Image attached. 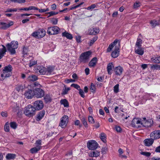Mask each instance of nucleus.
Segmentation results:
<instances>
[{"label":"nucleus","mask_w":160,"mask_h":160,"mask_svg":"<svg viewBox=\"0 0 160 160\" xmlns=\"http://www.w3.org/2000/svg\"><path fill=\"white\" fill-rule=\"evenodd\" d=\"M18 42L17 41H12L10 43L6 45L7 50L11 54L13 55L16 53L15 49L18 47Z\"/></svg>","instance_id":"obj_1"},{"label":"nucleus","mask_w":160,"mask_h":160,"mask_svg":"<svg viewBox=\"0 0 160 160\" xmlns=\"http://www.w3.org/2000/svg\"><path fill=\"white\" fill-rule=\"evenodd\" d=\"M92 52L91 51H89L82 53L79 57V62L83 63L88 62L89 60V58Z\"/></svg>","instance_id":"obj_2"},{"label":"nucleus","mask_w":160,"mask_h":160,"mask_svg":"<svg viewBox=\"0 0 160 160\" xmlns=\"http://www.w3.org/2000/svg\"><path fill=\"white\" fill-rule=\"evenodd\" d=\"M35 109L31 105H28L25 108L24 113L28 117H31L35 113Z\"/></svg>","instance_id":"obj_3"},{"label":"nucleus","mask_w":160,"mask_h":160,"mask_svg":"<svg viewBox=\"0 0 160 160\" xmlns=\"http://www.w3.org/2000/svg\"><path fill=\"white\" fill-rule=\"evenodd\" d=\"M59 28L57 26L48 27L47 32L50 35L57 34L58 33Z\"/></svg>","instance_id":"obj_4"},{"label":"nucleus","mask_w":160,"mask_h":160,"mask_svg":"<svg viewBox=\"0 0 160 160\" xmlns=\"http://www.w3.org/2000/svg\"><path fill=\"white\" fill-rule=\"evenodd\" d=\"M98 145L97 142L93 140H89L87 143V147L90 150L96 149L97 148Z\"/></svg>","instance_id":"obj_5"},{"label":"nucleus","mask_w":160,"mask_h":160,"mask_svg":"<svg viewBox=\"0 0 160 160\" xmlns=\"http://www.w3.org/2000/svg\"><path fill=\"white\" fill-rule=\"evenodd\" d=\"M142 121H141L139 118H135L133 119L132 121L131 125L134 128H139L141 127L142 126Z\"/></svg>","instance_id":"obj_6"},{"label":"nucleus","mask_w":160,"mask_h":160,"mask_svg":"<svg viewBox=\"0 0 160 160\" xmlns=\"http://www.w3.org/2000/svg\"><path fill=\"white\" fill-rule=\"evenodd\" d=\"M142 126L145 127H151L153 124V121L152 119L146 120L145 118H143L142 121Z\"/></svg>","instance_id":"obj_7"},{"label":"nucleus","mask_w":160,"mask_h":160,"mask_svg":"<svg viewBox=\"0 0 160 160\" xmlns=\"http://www.w3.org/2000/svg\"><path fill=\"white\" fill-rule=\"evenodd\" d=\"M34 96L37 98L42 97L45 94L44 91L42 89L37 88L34 90Z\"/></svg>","instance_id":"obj_8"},{"label":"nucleus","mask_w":160,"mask_h":160,"mask_svg":"<svg viewBox=\"0 0 160 160\" xmlns=\"http://www.w3.org/2000/svg\"><path fill=\"white\" fill-rule=\"evenodd\" d=\"M33 107L36 110H39L42 109L43 107L42 101L41 100L36 101L34 102Z\"/></svg>","instance_id":"obj_9"},{"label":"nucleus","mask_w":160,"mask_h":160,"mask_svg":"<svg viewBox=\"0 0 160 160\" xmlns=\"http://www.w3.org/2000/svg\"><path fill=\"white\" fill-rule=\"evenodd\" d=\"M34 90L29 89L25 91L24 95L28 99L32 98L34 96Z\"/></svg>","instance_id":"obj_10"},{"label":"nucleus","mask_w":160,"mask_h":160,"mask_svg":"<svg viewBox=\"0 0 160 160\" xmlns=\"http://www.w3.org/2000/svg\"><path fill=\"white\" fill-rule=\"evenodd\" d=\"M68 117L67 115H64L61 119V121L59 123V126L63 128L66 125L68 121Z\"/></svg>","instance_id":"obj_11"},{"label":"nucleus","mask_w":160,"mask_h":160,"mask_svg":"<svg viewBox=\"0 0 160 160\" xmlns=\"http://www.w3.org/2000/svg\"><path fill=\"white\" fill-rule=\"evenodd\" d=\"M36 72L39 74L45 75L46 68L42 66H38L37 68L35 69Z\"/></svg>","instance_id":"obj_12"},{"label":"nucleus","mask_w":160,"mask_h":160,"mask_svg":"<svg viewBox=\"0 0 160 160\" xmlns=\"http://www.w3.org/2000/svg\"><path fill=\"white\" fill-rule=\"evenodd\" d=\"M151 137L153 138L154 139L160 138V130H155L150 134Z\"/></svg>","instance_id":"obj_13"},{"label":"nucleus","mask_w":160,"mask_h":160,"mask_svg":"<svg viewBox=\"0 0 160 160\" xmlns=\"http://www.w3.org/2000/svg\"><path fill=\"white\" fill-rule=\"evenodd\" d=\"M13 22H10L8 23H6L2 22H0V25L2 26L1 27V28L4 30L9 28L10 27L13 25Z\"/></svg>","instance_id":"obj_14"},{"label":"nucleus","mask_w":160,"mask_h":160,"mask_svg":"<svg viewBox=\"0 0 160 160\" xmlns=\"http://www.w3.org/2000/svg\"><path fill=\"white\" fill-rule=\"evenodd\" d=\"M89 34L90 35H95L98 34L99 32V30L98 28H92L88 30Z\"/></svg>","instance_id":"obj_15"},{"label":"nucleus","mask_w":160,"mask_h":160,"mask_svg":"<svg viewBox=\"0 0 160 160\" xmlns=\"http://www.w3.org/2000/svg\"><path fill=\"white\" fill-rule=\"evenodd\" d=\"M119 48L118 47H115L114 50L112 52V56L114 58L117 57L119 55Z\"/></svg>","instance_id":"obj_16"},{"label":"nucleus","mask_w":160,"mask_h":160,"mask_svg":"<svg viewBox=\"0 0 160 160\" xmlns=\"http://www.w3.org/2000/svg\"><path fill=\"white\" fill-rule=\"evenodd\" d=\"M98 59L96 57L92 58L88 63V66L90 67H94L96 65Z\"/></svg>","instance_id":"obj_17"},{"label":"nucleus","mask_w":160,"mask_h":160,"mask_svg":"<svg viewBox=\"0 0 160 160\" xmlns=\"http://www.w3.org/2000/svg\"><path fill=\"white\" fill-rule=\"evenodd\" d=\"M2 48H0V59H1L5 55L7 50L6 47L2 45Z\"/></svg>","instance_id":"obj_18"},{"label":"nucleus","mask_w":160,"mask_h":160,"mask_svg":"<svg viewBox=\"0 0 160 160\" xmlns=\"http://www.w3.org/2000/svg\"><path fill=\"white\" fill-rule=\"evenodd\" d=\"M114 68V66H113L112 62H110L108 63L107 66V70L108 73L109 75H111L112 73V72Z\"/></svg>","instance_id":"obj_19"},{"label":"nucleus","mask_w":160,"mask_h":160,"mask_svg":"<svg viewBox=\"0 0 160 160\" xmlns=\"http://www.w3.org/2000/svg\"><path fill=\"white\" fill-rule=\"evenodd\" d=\"M54 68L53 67L51 66L48 67L46 68L45 75H49L54 74Z\"/></svg>","instance_id":"obj_20"},{"label":"nucleus","mask_w":160,"mask_h":160,"mask_svg":"<svg viewBox=\"0 0 160 160\" xmlns=\"http://www.w3.org/2000/svg\"><path fill=\"white\" fill-rule=\"evenodd\" d=\"M114 71L116 75H120L122 73L123 69L121 67L119 66L115 68Z\"/></svg>","instance_id":"obj_21"},{"label":"nucleus","mask_w":160,"mask_h":160,"mask_svg":"<svg viewBox=\"0 0 160 160\" xmlns=\"http://www.w3.org/2000/svg\"><path fill=\"white\" fill-rule=\"evenodd\" d=\"M45 114V111L44 110L40 111L37 115L36 120L40 121L44 117Z\"/></svg>","instance_id":"obj_22"},{"label":"nucleus","mask_w":160,"mask_h":160,"mask_svg":"<svg viewBox=\"0 0 160 160\" xmlns=\"http://www.w3.org/2000/svg\"><path fill=\"white\" fill-rule=\"evenodd\" d=\"M154 142V139L152 138L147 139L144 140L145 145L147 146L151 145Z\"/></svg>","instance_id":"obj_23"},{"label":"nucleus","mask_w":160,"mask_h":160,"mask_svg":"<svg viewBox=\"0 0 160 160\" xmlns=\"http://www.w3.org/2000/svg\"><path fill=\"white\" fill-rule=\"evenodd\" d=\"M135 52L136 53L140 55H142L144 53L143 49L141 47H138L137 49L135 48Z\"/></svg>","instance_id":"obj_24"},{"label":"nucleus","mask_w":160,"mask_h":160,"mask_svg":"<svg viewBox=\"0 0 160 160\" xmlns=\"http://www.w3.org/2000/svg\"><path fill=\"white\" fill-rule=\"evenodd\" d=\"M39 37L40 38L43 37L45 35L46 32L43 29H39L38 31Z\"/></svg>","instance_id":"obj_25"},{"label":"nucleus","mask_w":160,"mask_h":160,"mask_svg":"<svg viewBox=\"0 0 160 160\" xmlns=\"http://www.w3.org/2000/svg\"><path fill=\"white\" fill-rule=\"evenodd\" d=\"M16 155L15 154L8 153L6 155V158L7 160L13 159L16 157Z\"/></svg>","instance_id":"obj_26"},{"label":"nucleus","mask_w":160,"mask_h":160,"mask_svg":"<svg viewBox=\"0 0 160 160\" xmlns=\"http://www.w3.org/2000/svg\"><path fill=\"white\" fill-rule=\"evenodd\" d=\"M37 76L34 75L29 76L27 78V80L31 81H35L38 80Z\"/></svg>","instance_id":"obj_27"},{"label":"nucleus","mask_w":160,"mask_h":160,"mask_svg":"<svg viewBox=\"0 0 160 160\" xmlns=\"http://www.w3.org/2000/svg\"><path fill=\"white\" fill-rule=\"evenodd\" d=\"M151 61L153 62L156 63H160V56L155 57H152L151 59Z\"/></svg>","instance_id":"obj_28"},{"label":"nucleus","mask_w":160,"mask_h":160,"mask_svg":"<svg viewBox=\"0 0 160 160\" xmlns=\"http://www.w3.org/2000/svg\"><path fill=\"white\" fill-rule=\"evenodd\" d=\"M25 88V86L24 85L18 84L16 86L15 89L18 92H19L21 91H22Z\"/></svg>","instance_id":"obj_29"},{"label":"nucleus","mask_w":160,"mask_h":160,"mask_svg":"<svg viewBox=\"0 0 160 160\" xmlns=\"http://www.w3.org/2000/svg\"><path fill=\"white\" fill-rule=\"evenodd\" d=\"M100 155V152L97 151H95L90 153L89 156L91 157H97Z\"/></svg>","instance_id":"obj_30"},{"label":"nucleus","mask_w":160,"mask_h":160,"mask_svg":"<svg viewBox=\"0 0 160 160\" xmlns=\"http://www.w3.org/2000/svg\"><path fill=\"white\" fill-rule=\"evenodd\" d=\"M150 23L152 28H154L158 24L157 21L156 20H152L150 21Z\"/></svg>","instance_id":"obj_31"},{"label":"nucleus","mask_w":160,"mask_h":160,"mask_svg":"<svg viewBox=\"0 0 160 160\" xmlns=\"http://www.w3.org/2000/svg\"><path fill=\"white\" fill-rule=\"evenodd\" d=\"M60 102L61 104L63 105L64 107H68L69 106L68 103L67 99H62Z\"/></svg>","instance_id":"obj_32"},{"label":"nucleus","mask_w":160,"mask_h":160,"mask_svg":"<svg viewBox=\"0 0 160 160\" xmlns=\"http://www.w3.org/2000/svg\"><path fill=\"white\" fill-rule=\"evenodd\" d=\"M62 34V36L66 37L68 39H71L72 38V35L68 32H63Z\"/></svg>","instance_id":"obj_33"},{"label":"nucleus","mask_w":160,"mask_h":160,"mask_svg":"<svg viewBox=\"0 0 160 160\" xmlns=\"http://www.w3.org/2000/svg\"><path fill=\"white\" fill-rule=\"evenodd\" d=\"M12 68L11 65H9L8 66H6L4 67L3 71L5 72H12Z\"/></svg>","instance_id":"obj_34"},{"label":"nucleus","mask_w":160,"mask_h":160,"mask_svg":"<svg viewBox=\"0 0 160 160\" xmlns=\"http://www.w3.org/2000/svg\"><path fill=\"white\" fill-rule=\"evenodd\" d=\"M151 69L152 70H160V65L157 64L155 65H150Z\"/></svg>","instance_id":"obj_35"},{"label":"nucleus","mask_w":160,"mask_h":160,"mask_svg":"<svg viewBox=\"0 0 160 160\" xmlns=\"http://www.w3.org/2000/svg\"><path fill=\"white\" fill-rule=\"evenodd\" d=\"M98 38V37H94L92 39L90 40L89 42L88 43V45L89 46H92L94 42L97 40Z\"/></svg>","instance_id":"obj_36"},{"label":"nucleus","mask_w":160,"mask_h":160,"mask_svg":"<svg viewBox=\"0 0 160 160\" xmlns=\"http://www.w3.org/2000/svg\"><path fill=\"white\" fill-rule=\"evenodd\" d=\"M142 43V39H141L140 38H138L136 43V46H137V47H141Z\"/></svg>","instance_id":"obj_37"},{"label":"nucleus","mask_w":160,"mask_h":160,"mask_svg":"<svg viewBox=\"0 0 160 160\" xmlns=\"http://www.w3.org/2000/svg\"><path fill=\"white\" fill-rule=\"evenodd\" d=\"M106 135L105 134L103 133H102L101 134L100 136V138L101 139L102 141L103 142H106Z\"/></svg>","instance_id":"obj_38"},{"label":"nucleus","mask_w":160,"mask_h":160,"mask_svg":"<svg viewBox=\"0 0 160 160\" xmlns=\"http://www.w3.org/2000/svg\"><path fill=\"white\" fill-rule=\"evenodd\" d=\"M44 99L46 102H51V98L50 96L49 95H46L44 97Z\"/></svg>","instance_id":"obj_39"},{"label":"nucleus","mask_w":160,"mask_h":160,"mask_svg":"<svg viewBox=\"0 0 160 160\" xmlns=\"http://www.w3.org/2000/svg\"><path fill=\"white\" fill-rule=\"evenodd\" d=\"M18 9L16 8H7L5 11H4V12H16L17 11Z\"/></svg>","instance_id":"obj_40"},{"label":"nucleus","mask_w":160,"mask_h":160,"mask_svg":"<svg viewBox=\"0 0 160 160\" xmlns=\"http://www.w3.org/2000/svg\"><path fill=\"white\" fill-rule=\"evenodd\" d=\"M40 150V148H38L36 147L32 148L30 149V151L31 153H34L37 152L38 151Z\"/></svg>","instance_id":"obj_41"},{"label":"nucleus","mask_w":160,"mask_h":160,"mask_svg":"<svg viewBox=\"0 0 160 160\" xmlns=\"http://www.w3.org/2000/svg\"><path fill=\"white\" fill-rule=\"evenodd\" d=\"M82 122L85 127H88V125L87 122V120L84 118H82L81 119Z\"/></svg>","instance_id":"obj_42"},{"label":"nucleus","mask_w":160,"mask_h":160,"mask_svg":"<svg viewBox=\"0 0 160 160\" xmlns=\"http://www.w3.org/2000/svg\"><path fill=\"white\" fill-rule=\"evenodd\" d=\"M10 124L11 127L14 129H15L17 127V124L15 122H11Z\"/></svg>","instance_id":"obj_43"},{"label":"nucleus","mask_w":160,"mask_h":160,"mask_svg":"<svg viewBox=\"0 0 160 160\" xmlns=\"http://www.w3.org/2000/svg\"><path fill=\"white\" fill-rule=\"evenodd\" d=\"M119 84H117L113 88L114 92L115 93H117L119 92Z\"/></svg>","instance_id":"obj_44"},{"label":"nucleus","mask_w":160,"mask_h":160,"mask_svg":"<svg viewBox=\"0 0 160 160\" xmlns=\"http://www.w3.org/2000/svg\"><path fill=\"white\" fill-rule=\"evenodd\" d=\"M35 143L37 145L36 147L38 148H40V149L41 148V140H37Z\"/></svg>","instance_id":"obj_45"},{"label":"nucleus","mask_w":160,"mask_h":160,"mask_svg":"<svg viewBox=\"0 0 160 160\" xmlns=\"http://www.w3.org/2000/svg\"><path fill=\"white\" fill-rule=\"evenodd\" d=\"M70 90V88H65L64 89H63L62 92V94L63 95H65L67 94L68 92Z\"/></svg>","instance_id":"obj_46"},{"label":"nucleus","mask_w":160,"mask_h":160,"mask_svg":"<svg viewBox=\"0 0 160 160\" xmlns=\"http://www.w3.org/2000/svg\"><path fill=\"white\" fill-rule=\"evenodd\" d=\"M88 121L91 124H93L95 123V121L93 118L91 116H89L88 117Z\"/></svg>","instance_id":"obj_47"},{"label":"nucleus","mask_w":160,"mask_h":160,"mask_svg":"<svg viewBox=\"0 0 160 160\" xmlns=\"http://www.w3.org/2000/svg\"><path fill=\"white\" fill-rule=\"evenodd\" d=\"M114 47V44L113 43H111L109 46L108 47V48L107 49V52H110L111 51L112 49Z\"/></svg>","instance_id":"obj_48"},{"label":"nucleus","mask_w":160,"mask_h":160,"mask_svg":"<svg viewBox=\"0 0 160 160\" xmlns=\"http://www.w3.org/2000/svg\"><path fill=\"white\" fill-rule=\"evenodd\" d=\"M4 130L6 132H8L9 131V124L6 123L4 126Z\"/></svg>","instance_id":"obj_49"},{"label":"nucleus","mask_w":160,"mask_h":160,"mask_svg":"<svg viewBox=\"0 0 160 160\" xmlns=\"http://www.w3.org/2000/svg\"><path fill=\"white\" fill-rule=\"evenodd\" d=\"M140 3L139 2H136L133 5V7L134 9H137L140 6Z\"/></svg>","instance_id":"obj_50"},{"label":"nucleus","mask_w":160,"mask_h":160,"mask_svg":"<svg viewBox=\"0 0 160 160\" xmlns=\"http://www.w3.org/2000/svg\"><path fill=\"white\" fill-rule=\"evenodd\" d=\"M71 86L74 87L75 88L77 89L78 90H79L80 89V86L76 84L73 83L71 84Z\"/></svg>","instance_id":"obj_51"},{"label":"nucleus","mask_w":160,"mask_h":160,"mask_svg":"<svg viewBox=\"0 0 160 160\" xmlns=\"http://www.w3.org/2000/svg\"><path fill=\"white\" fill-rule=\"evenodd\" d=\"M90 89L92 92H94L96 90V88L95 86L92 83H91Z\"/></svg>","instance_id":"obj_52"},{"label":"nucleus","mask_w":160,"mask_h":160,"mask_svg":"<svg viewBox=\"0 0 160 160\" xmlns=\"http://www.w3.org/2000/svg\"><path fill=\"white\" fill-rule=\"evenodd\" d=\"M38 31H37L35 32H33L32 34L31 35L32 36H33L35 38H39V36L38 35Z\"/></svg>","instance_id":"obj_53"},{"label":"nucleus","mask_w":160,"mask_h":160,"mask_svg":"<svg viewBox=\"0 0 160 160\" xmlns=\"http://www.w3.org/2000/svg\"><path fill=\"white\" fill-rule=\"evenodd\" d=\"M142 155H143L147 157H149L151 155V153L147 152H141Z\"/></svg>","instance_id":"obj_54"},{"label":"nucleus","mask_w":160,"mask_h":160,"mask_svg":"<svg viewBox=\"0 0 160 160\" xmlns=\"http://www.w3.org/2000/svg\"><path fill=\"white\" fill-rule=\"evenodd\" d=\"M12 2H18L19 3H24L25 2V0H10Z\"/></svg>","instance_id":"obj_55"},{"label":"nucleus","mask_w":160,"mask_h":160,"mask_svg":"<svg viewBox=\"0 0 160 160\" xmlns=\"http://www.w3.org/2000/svg\"><path fill=\"white\" fill-rule=\"evenodd\" d=\"M79 94L81 96L84 98L85 97V95H84V92L82 89H80L79 90Z\"/></svg>","instance_id":"obj_56"},{"label":"nucleus","mask_w":160,"mask_h":160,"mask_svg":"<svg viewBox=\"0 0 160 160\" xmlns=\"http://www.w3.org/2000/svg\"><path fill=\"white\" fill-rule=\"evenodd\" d=\"M37 63V62L35 61H30L29 62V66L30 67H31L33 65H35Z\"/></svg>","instance_id":"obj_57"},{"label":"nucleus","mask_w":160,"mask_h":160,"mask_svg":"<svg viewBox=\"0 0 160 160\" xmlns=\"http://www.w3.org/2000/svg\"><path fill=\"white\" fill-rule=\"evenodd\" d=\"M3 72H4V74L5 75V77L6 78H8V77L10 76L12 74V72H5L4 71H3Z\"/></svg>","instance_id":"obj_58"},{"label":"nucleus","mask_w":160,"mask_h":160,"mask_svg":"<svg viewBox=\"0 0 160 160\" xmlns=\"http://www.w3.org/2000/svg\"><path fill=\"white\" fill-rule=\"evenodd\" d=\"M51 21L53 24L56 25L57 24L58 20L57 18H53Z\"/></svg>","instance_id":"obj_59"},{"label":"nucleus","mask_w":160,"mask_h":160,"mask_svg":"<svg viewBox=\"0 0 160 160\" xmlns=\"http://www.w3.org/2000/svg\"><path fill=\"white\" fill-rule=\"evenodd\" d=\"M28 52L27 48L24 47L23 50V53L24 55L27 54Z\"/></svg>","instance_id":"obj_60"},{"label":"nucleus","mask_w":160,"mask_h":160,"mask_svg":"<svg viewBox=\"0 0 160 160\" xmlns=\"http://www.w3.org/2000/svg\"><path fill=\"white\" fill-rule=\"evenodd\" d=\"M96 7V5L95 4H92L90 6L88 7L87 8V9L88 10H90Z\"/></svg>","instance_id":"obj_61"},{"label":"nucleus","mask_w":160,"mask_h":160,"mask_svg":"<svg viewBox=\"0 0 160 160\" xmlns=\"http://www.w3.org/2000/svg\"><path fill=\"white\" fill-rule=\"evenodd\" d=\"M31 15H32V14L22 13L21 14V16L22 18H25V17Z\"/></svg>","instance_id":"obj_62"},{"label":"nucleus","mask_w":160,"mask_h":160,"mask_svg":"<svg viewBox=\"0 0 160 160\" xmlns=\"http://www.w3.org/2000/svg\"><path fill=\"white\" fill-rule=\"evenodd\" d=\"M29 21V18L23 19L22 20V22L23 24Z\"/></svg>","instance_id":"obj_63"},{"label":"nucleus","mask_w":160,"mask_h":160,"mask_svg":"<svg viewBox=\"0 0 160 160\" xmlns=\"http://www.w3.org/2000/svg\"><path fill=\"white\" fill-rule=\"evenodd\" d=\"M67 83H70V82H73L75 81V80L73 79H67L65 81Z\"/></svg>","instance_id":"obj_64"}]
</instances>
